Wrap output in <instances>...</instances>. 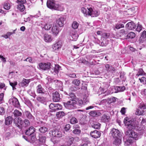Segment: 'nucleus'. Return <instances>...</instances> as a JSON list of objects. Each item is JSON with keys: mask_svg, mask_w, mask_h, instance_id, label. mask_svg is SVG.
<instances>
[{"mask_svg": "<svg viewBox=\"0 0 146 146\" xmlns=\"http://www.w3.org/2000/svg\"><path fill=\"white\" fill-rule=\"evenodd\" d=\"M49 107L52 111H55L57 110H60L62 108V106L60 104L52 103L49 105Z\"/></svg>", "mask_w": 146, "mask_h": 146, "instance_id": "9d476101", "label": "nucleus"}, {"mask_svg": "<svg viewBox=\"0 0 146 146\" xmlns=\"http://www.w3.org/2000/svg\"><path fill=\"white\" fill-rule=\"evenodd\" d=\"M72 83L76 86H79L80 84V81L78 79H76L72 81Z\"/></svg>", "mask_w": 146, "mask_h": 146, "instance_id": "a18cd8bd", "label": "nucleus"}, {"mask_svg": "<svg viewBox=\"0 0 146 146\" xmlns=\"http://www.w3.org/2000/svg\"><path fill=\"white\" fill-rule=\"evenodd\" d=\"M46 137L44 135H40L38 139L36 140L35 143V145L40 146L45 143Z\"/></svg>", "mask_w": 146, "mask_h": 146, "instance_id": "0eeeda50", "label": "nucleus"}, {"mask_svg": "<svg viewBox=\"0 0 146 146\" xmlns=\"http://www.w3.org/2000/svg\"><path fill=\"white\" fill-rule=\"evenodd\" d=\"M91 136L95 138H97L99 137L101 135V133L99 131L94 130L90 133Z\"/></svg>", "mask_w": 146, "mask_h": 146, "instance_id": "6ab92c4d", "label": "nucleus"}, {"mask_svg": "<svg viewBox=\"0 0 146 146\" xmlns=\"http://www.w3.org/2000/svg\"><path fill=\"white\" fill-rule=\"evenodd\" d=\"M71 36L72 37V40H76L78 38V36L77 34H70ZM70 39H71V38H70Z\"/></svg>", "mask_w": 146, "mask_h": 146, "instance_id": "09e8293b", "label": "nucleus"}, {"mask_svg": "<svg viewBox=\"0 0 146 146\" xmlns=\"http://www.w3.org/2000/svg\"><path fill=\"white\" fill-rule=\"evenodd\" d=\"M136 71L137 72L135 76V78H138L140 76H146V73L144 72L142 68H139L136 70Z\"/></svg>", "mask_w": 146, "mask_h": 146, "instance_id": "4468645a", "label": "nucleus"}, {"mask_svg": "<svg viewBox=\"0 0 146 146\" xmlns=\"http://www.w3.org/2000/svg\"><path fill=\"white\" fill-rule=\"evenodd\" d=\"M26 0H17V3L19 4H23L26 3Z\"/></svg>", "mask_w": 146, "mask_h": 146, "instance_id": "e2e57ef3", "label": "nucleus"}, {"mask_svg": "<svg viewBox=\"0 0 146 146\" xmlns=\"http://www.w3.org/2000/svg\"><path fill=\"white\" fill-rule=\"evenodd\" d=\"M121 139L118 138V137L115 138L114 141L113 142V144L116 145H119L121 143Z\"/></svg>", "mask_w": 146, "mask_h": 146, "instance_id": "e433bc0d", "label": "nucleus"}, {"mask_svg": "<svg viewBox=\"0 0 146 146\" xmlns=\"http://www.w3.org/2000/svg\"><path fill=\"white\" fill-rule=\"evenodd\" d=\"M25 113L27 117L29 119L33 120L34 119V117L32 115L31 113L29 111H27L25 112Z\"/></svg>", "mask_w": 146, "mask_h": 146, "instance_id": "473e14b6", "label": "nucleus"}, {"mask_svg": "<svg viewBox=\"0 0 146 146\" xmlns=\"http://www.w3.org/2000/svg\"><path fill=\"white\" fill-rule=\"evenodd\" d=\"M29 82V80L23 79L22 82V86H27L28 85Z\"/></svg>", "mask_w": 146, "mask_h": 146, "instance_id": "a19ab883", "label": "nucleus"}, {"mask_svg": "<svg viewBox=\"0 0 146 146\" xmlns=\"http://www.w3.org/2000/svg\"><path fill=\"white\" fill-rule=\"evenodd\" d=\"M66 75L69 77L72 78H75L76 77V74L75 73L67 74Z\"/></svg>", "mask_w": 146, "mask_h": 146, "instance_id": "0e129e2a", "label": "nucleus"}, {"mask_svg": "<svg viewBox=\"0 0 146 146\" xmlns=\"http://www.w3.org/2000/svg\"><path fill=\"white\" fill-rule=\"evenodd\" d=\"M70 127V124H68L66 125L64 127V129L66 131H68L69 130Z\"/></svg>", "mask_w": 146, "mask_h": 146, "instance_id": "338daca9", "label": "nucleus"}, {"mask_svg": "<svg viewBox=\"0 0 146 146\" xmlns=\"http://www.w3.org/2000/svg\"><path fill=\"white\" fill-rule=\"evenodd\" d=\"M13 118L11 116H9L7 117L5 119V124L7 125H9L12 122Z\"/></svg>", "mask_w": 146, "mask_h": 146, "instance_id": "393cba45", "label": "nucleus"}, {"mask_svg": "<svg viewBox=\"0 0 146 146\" xmlns=\"http://www.w3.org/2000/svg\"><path fill=\"white\" fill-rule=\"evenodd\" d=\"M65 115V113L63 111L57 112L56 114V116L58 118L62 117Z\"/></svg>", "mask_w": 146, "mask_h": 146, "instance_id": "ea45409f", "label": "nucleus"}, {"mask_svg": "<svg viewBox=\"0 0 146 146\" xmlns=\"http://www.w3.org/2000/svg\"><path fill=\"white\" fill-rule=\"evenodd\" d=\"M10 85L12 87L13 90L16 89L15 88V86L17 84V82L16 81H14L13 82H11L9 81Z\"/></svg>", "mask_w": 146, "mask_h": 146, "instance_id": "c03bdc74", "label": "nucleus"}, {"mask_svg": "<svg viewBox=\"0 0 146 146\" xmlns=\"http://www.w3.org/2000/svg\"><path fill=\"white\" fill-rule=\"evenodd\" d=\"M124 27V25L122 24H117L115 25V28L118 29Z\"/></svg>", "mask_w": 146, "mask_h": 146, "instance_id": "603ef678", "label": "nucleus"}, {"mask_svg": "<svg viewBox=\"0 0 146 146\" xmlns=\"http://www.w3.org/2000/svg\"><path fill=\"white\" fill-rule=\"evenodd\" d=\"M51 65L50 63H41L38 64V68L42 70H46L49 69L51 68Z\"/></svg>", "mask_w": 146, "mask_h": 146, "instance_id": "423d86ee", "label": "nucleus"}, {"mask_svg": "<svg viewBox=\"0 0 146 146\" xmlns=\"http://www.w3.org/2000/svg\"><path fill=\"white\" fill-rule=\"evenodd\" d=\"M46 5L48 8L51 9L60 11H63L64 10L63 5L62 4H59L54 0H48Z\"/></svg>", "mask_w": 146, "mask_h": 146, "instance_id": "f257e3e1", "label": "nucleus"}, {"mask_svg": "<svg viewBox=\"0 0 146 146\" xmlns=\"http://www.w3.org/2000/svg\"><path fill=\"white\" fill-rule=\"evenodd\" d=\"M13 113L15 117H20L22 115V113L17 109L14 111Z\"/></svg>", "mask_w": 146, "mask_h": 146, "instance_id": "72a5a7b5", "label": "nucleus"}, {"mask_svg": "<svg viewBox=\"0 0 146 146\" xmlns=\"http://www.w3.org/2000/svg\"><path fill=\"white\" fill-rule=\"evenodd\" d=\"M79 88H78L77 86L75 87L74 86H72L70 88V90L72 91H74L77 90Z\"/></svg>", "mask_w": 146, "mask_h": 146, "instance_id": "13d9d810", "label": "nucleus"}, {"mask_svg": "<svg viewBox=\"0 0 146 146\" xmlns=\"http://www.w3.org/2000/svg\"><path fill=\"white\" fill-rule=\"evenodd\" d=\"M10 103H12L13 106L16 108H20L21 106L20 103L18 99L13 97L10 99L9 100Z\"/></svg>", "mask_w": 146, "mask_h": 146, "instance_id": "1a4fd4ad", "label": "nucleus"}, {"mask_svg": "<svg viewBox=\"0 0 146 146\" xmlns=\"http://www.w3.org/2000/svg\"><path fill=\"white\" fill-rule=\"evenodd\" d=\"M35 131V129L33 127L31 126L26 130L25 133L26 135L31 136L34 134V133Z\"/></svg>", "mask_w": 146, "mask_h": 146, "instance_id": "a211bd4d", "label": "nucleus"}, {"mask_svg": "<svg viewBox=\"0 0 146 146\" xmlns=\"http://www.w3.org/2000/svg\"><path fill=\"white\" fill-rule=\"evenodd\" d=\"M38 130L40 133H44L48 131V129L45 127L42 126Z\"/></svg>", "mask_w": 146, "mask_h": 146, "instance_id": "4c0bfd02", "label": "nucleus"}, {"mask_svg": "<svg viewBox=\"0 0 146 146\" xmlns=\"http://www.w3.org/2000/svg\"><path fill=\"white\" fill-rule=\"evenodd\" d=\"M142 26L140 24L138 23L137 27L136 29V31L139 32L142 30Z\"/></svg>", "mask_w": 146, "mask_h": 146, "instance_id": "052dcab7", "label": "nucleus"}, {"mask_svg": "<svg viewBox=\"0 0 146 146\" xmlns=\"http://www.w3.org/2000/svg\"><path fill=\"white\" fill-rule=\"evenodd\" d=\"M87 10L84 7L81 8V11L84 14V16L88 17L89 16H91L92 17H96L100 14V12L95 10H93L91 7L87 8Z\"/></svg>", "mask_w": 146, "mask_h": 146, "instance_id": "f03ea898", "label": "nucleus"}, {"mask_svg": "<svg viewBox=\"0 0 146 146\" xmlns=\"http://www.w3.org/2000/svg\"><path fill=\"white\" fill-rule=\"evenodd\" d=\"M104 88L100 87L98 90V93L99 94V95L100 94H103L102 96L103 97L106 96L107 94H106V91Z\"/></svg>", "mask_w": 146, "mask_h": 146, "instance_id": "b1692460", "label": "nucleus"}, {"mask_svg": "<svg viewBox=\"0 0 146 146\" xmlns=\"http://www.w3.org/2000/svg\"><path fill=\"white\" fill-rule=\"evenodd\" d=\"M101 124L98 122H95L92 125L94 128L99 129L100 127Z\"/></svg>", "mask_w": 146, "mask_h": 146, "instance_id": "de8ad7c7", "label": "nucleus"}, {"mask_svg": "<svg viewBox=\"0 0 146 146\" xmlns=\"http://www.w3.org/2000/svg\"><path fill=\"white\" fill-rule=\"evenodd\" d=\"M36 89V92L39 94H41L43 93V92L45 90L40 84H39L37 86Z\"/></svg>", "mask_w": 146, "mask_h": 146, "instance_id": "5701e85b", "label": "nucleus"}, {"mask_svg": "<svg viewBox=\"0 0 146 146\" xmlns=\"http://www.w3.org/2000/svg\"><path fill=\"white\" fill-rule=\"evenodd\" d=\"M123 122L125 125L128 129L127 131H133L137 126V124L134 122L129 120V119L127 117L125 118Z\"/></svg>", "mask_w": 146, "mask_h": 146, "instance_id": "7ed1b4c3", "label": "nucleus"}, {"mask_svg": "<svg viewBox=\"0 0 146 146\" xmlns=\"http://www.w3.org/2000/svg\"><path fill=\"white\" fill-rule=\"evenodd\" d=\"M52 99L54 102H59L60 99V96L59 93L57 92H53L52 94Z\"/></svg>", "mask_w": 146, "mask_h": 146, "instance_id": "2eb2a0df", "label": "nucleus"}, {"mask_svg": "<svg viewBox=\"0 0 146 146\" xmlns=\"http://www.w3.org/2000/svg\"><path fill=\"white\" fill-rule=\"evenodd\" d=\"M52 26V24L50 23H48L45 24L44 25L43 28L44 29L46 30H48L51 28Z\"/></svg>", "mask_w": 146, "mask_h": 146, "instance_id": "2f4dec72", "label": "nucleus"}, {"mask_svg": "<svg viewBox=\"0 0 146 146\" xmlns=\"http://www.w3.org/2000/svg\"><path fill=\"white\" fill-rule=\"evenodd\" d=\"M79 24L76 21H74L72 24V27L73 29H75L78 28Z\"/></svg>", "mask_w": 146, "mask_h": 146, "instance_id": "49530a36", "label": "nucleus"}, {"mask_svg": "<svg viewBox=\"0 0 146 146\" xmlns=\"http://www.w3.org/2000/svg\"><path fill=\"white\" fill-rule=\"evenodd\" d=\"M144 76L142 77L141 78L140 77H139L138 78L139 80L140 81V82H143L145 81H146V76Z\"/></svg>", "mask_w": 146, "mask_h": 146, "instance_id": "5fc2aeb1", "label": "nucleus"}, {"mask_svg": "<svg viewBox=\"0 0 146 146\" xmlns=\"http://www.w3.org/2000/svg\"><path fill=\"white\" fill-rule=\"evenodd\" d=\"M69 95L70 97V98H71L72 99H74L76 97L75 95L74 94V93H69Z\"/></svg>", "mask_w": 146, "mask_h": 146, "instance_id": "69168bd1", "label": "nucleus"}, {"mask_svg": "<svg viewBox=\"0 0 146 146\" xmlns=\"http://www.w3.org/2000/svg\"><path fill=\"white\" fill-rule=\"evenodd\" d=\"M11 7V5L9 1H7L4 3V8L5 9L8 10L10 9Z\"/></svg>", "mask_w": 146, "mask_h": 146, "instance_id": "bb28decb", "label": "nucleus"}, {"mask_svg": "<svg viewBox=\"0 0 146 146\" xmlns=\"http://www.w3.org/2000/svg\"><path fill=\"white\" fill-rule=\"evenodd\" d=\"M146 39L145 38L140 37L138 42L140 44H142L146 42Z\"/></svg>", "mask_w": 146, "mask_h": 146, "instance_id": "8fccbe9b", "label": "nucleus"}, {"mask_svg": "<svg viewBox=\"0 0 146 146\" xmlns=\"http://www.w3.org/2000/svg\"><path fill=\"white\" fill-rule=\"evenodd\" d=\"M125 144L127 145H129L133 142L132 140L130 139L126 140L125 141Z\"/></svg>", "mask_w": 146, "mask_h": 146, "instance_id": "6e6d98bb", "label": "nucleus"}, {"mask_svg": "<svg viewBox=\"0 0 146 146\" xmlns=\"http://www.w3.org/2000/svg\"><path fill=\"white\" fill-rule=\"evenodd\" d=\"M32 135L31 136L29 137V138L31 140V142L33 143L35 145V143L36 142V140H37V139L36 138V137L34 134Z\"/></svg>", "mask_w": 146, "mask_h": 146, "instance_id": "c9c22d12", "label": "nucleus"}, {"mask_svg": "<svg viewBox=\"0 0 146 146\" xmlns=\"http://www.w3.org/2000/svg\"><path fill=\"white\" fill-rule=\"evenodd\" d=\"M125 133L126 135L132 138L133 139L135 140L138 139V134L136 132L133 131H126Z\"/></svg>", "mask_w": 146, "mask_h": 146, "instance_id": "39448f33", "label": "nucleus"}, {"mask_svg": "<svg viewBox=\"0 0 146 146\" xmlns=\"http://www.w3.org/2000/svg\"><path fill=\"white\" fill-rule=\"evenodd\" d=\"M110 34L109 33H102V36L105 38H108L110 36Z\"/></svg>", "mask_w": 146, "mask_h": 146, "instance_id": "bf43d9fd", "label": "nucleus"}, {"mask_svg": "<svg viewBox=\"0 0 146 146\" xmlns=\"http://www.w3.org/2000/svg\"><path fill=\"white\" fill-rule=\"evenodd\" d=\"M30 125L29 121L27 119H25L23 121V127H26L29 126Z\"/></svg>", "mask_w": 146, "mask_h": 146, "instance_id": "58836bf2", "label": "nucleus"}, {"mask_svg": "<svg viewBox=\"0 0 146 146\" xmlns=\"http://www.w3.org/2000/svg\"><path fill=\"white\" fill-rule=\"evenodd\" d=\"M61 30L56 24H53L51 29V32L54 35L57 36Z\"/></svg>", "mask_w": 146, "mask_h": 146, "instance_id": "9b49d317", "label": "nucleus"}, {"mask_svg": "<svg viewBox=\"0 0 146 146\" xmlns=\"http://www.w3.org/2000/svg\"><path fill=\"white\" fill-rule=\"evenodd\" d=\"M65 20L66 18L64 16H61L56 20V22L60 27H61L64 25V21Z\"/></svg>", "mask_w": 146, "mask_h": 146, "instance_id": "f8f14e48", "label": "nucleus"}, {"mask_svg": "<svg viewBox=\"0 0 146 146\" xmlns=\"http://www.w3.org/2000/svg\"><path fill=\"white\" fill-rule=\"evenodd\" d=\"M70 123L72 124H74L78 123V120L75 117H72L70 119Z\"/></svg>", "mask_w": 146, "mask_h": 146, "instance_id": "37998d69", "label": "nucleus"}, {"mask_svg": "<svg viewBox=\"0 0 146 146\" xmlns=\"http://www.w3.org/2000/svg\"><path fill=\"white\" fill-rule=\"evenodd\" d=\"M17 9L21 12L23 11L25 9V7L24 4H18L17 5Z\"/></svg>", "mask_w": 146, "mask_h": 146, "instance_id": "7c9ffc66", "label": "nucleus"}, {"mask_svg": "<svg viewBox=\"0 0 146 146\" xmlns=\"http://www.w3.org/2000/svg\"><path fill=\"white\" fill-rule=\"evenodd\" d=\"M105 67L106 69L108 72H110L112 73H114L116 70L114 67L109 64H106Z\"/></svg>", "mask_w": 146, "mask_h": 146, "instance_id": "aec40b11", "label": "nucleus"}, {"mask_svg": "<svg viewBox=\"0 0 146 146\" xmlns=\"http://www.w3.org/2000/svg\"><path fill=\"white\" fill-rule=\"evenodd\" d=\"M110 133L113 138L118 137L120 135V131L115 128H113L111 130Z\"/></svg>", "mask_w": 146, "mask_h": 146, "instance_id": "ddd939ff", "label": "nucleus"}, {"mask_svg": "<svg viewBox=\"0 0 146 146\" xmlns=\"http://www.w3.org/2000/svg\"><path fill=\"white\" fill-rule=\"evenodd\" d=\"M42 95V97H46V98L47 97L49 96V94L48 92L46 91L45 90L43 92V93L41 94Z\"/></svg>", "mask_w": 146, "mask_h": 146, "instance_id": "864d4df0", "label": "nucleus"}, {"mask_svg": "<svg viewBox=\"0 0 146 146\" xmlns=\"http://www.w3.org/2000/svg\"><path fill=\"white\" fill-rule=\"evenodd\" d=\"M101 121L103 122H107L110 120V116L108 114H104L101 118Z\"/></svg>", "mask_w": 146, "mask_h": 146, "instance_id": "412c9836", "label": "nucleus"}, {"mask_svg": "<svg viewBox=\"0 0 146 146\" xmlns=\"http://www.w3.org/2000/svg\"><path fill=\"white\" fill-rule=\"evenodd\" d=\"M117 99V98H116L113 97H111L110 98H108V103L110 104L115 102L116 101Z\"/></svg>", "mask_w": 146, "mask_h": 146, "instance_id": "79ce46f5", "label": "nucleus"}, {"mask_svg": "<svg viewBox=\"0 0 146 146\" xmlns=\"http://www.w3.org/2000/svg\"><path fill=\"white\" fill-rule=\"evenodd\" d=\"M81 131L79 129H75L73 131V133L76 134H79L81 133Z\"/></svg>", "mask_w": 146, "mask_h": 146, "instance_id": "4d7b16f0", "label": "nucleus"}, {"mask_svg": "<svg viewBox=\"0 0 146 146\" xmlns=\"http://www.w3.org/2000/svg\"><path fill=\"white\" fill-rule=\"evenodd\" d=\"M13 122L16 125L21 129L23 127V120L20 117H16L13 120Z\"/></svg>", "mask_w": 146, "mask_h": 146, "instance_id": "6e6552de", "label": "nucleus"}, {"mask_svg": "<svg viewBox=\"0 0 146 146\" xmlns=\"http://www.w3.org/2000/svg\"><path fill=\"white\" fill-rule=\"evenodd\" d=\"M83 100L85 103L86 104H87L89 102L88 96L87 95H85L84 96Z\"/></svg>", "mask_w": 146, "mask_h": 146, "instance_id": "3c124183", "label": "nucleus"}, {"mask_svg": "<svg viewBox=\"0 0 146 146\" xmlns=\"http://www.w3.org/2000/svg\"><path fill=\"white\" fill-rule=\"evenodd\" d=\"M136 27L135 24L132 21L128 22L126 25V27L128 29L132 30L135 29Z\"/></svg>", "mask_w": 146, "mask_h": 146, "instance_id": "dca6fc26", "label": "nucleus"}, {"mask_svg": "<svg viewBox=\"0 0 146 146\" xmlns=\"http://www.w3.org/2000/svg\"><path fill=\"white\" fill-rule=\"evenodd\" d=\"M61 67L58 64L55 65L54 68V72L56 74L58 73L59 71L61 70Z\"/></svg>", "mask_w": 146, "mask_h": 146, "instance_id": "f704fd0d", "label": "nucleus"}, {"mask_svg": "<svg viewBox=\"0 0 146 146\" xmlns=\"http://www.w3.org/2000/svg\"><path fill=\"white\" fill-rule=\"evenodd\" d=\"M115 89L117 91L115 92H123L124 91L125 89V87L124 86H115Z\"/></svg>", "mask_w": 146, "mask_h": 146, "instance_id": "c756f323", "label": "nucleus"}, {"mask_svg": "<svg viewBox=\"0 0 146 146\" xmlns=\"http://www.w3.org/2000/svg\"><path fill=\"white\" fill-rule=\"evenodd\" d=\"M62 46V42L60 41H59L53 45L52 48L54 50H58L59 49L61 48Z\"/></svg>", "mask_w": 146, "mask_h": 146, "instance_id": "f3484780", "label": "nucleus"}, {"mask_svg": "<svg viewBox=\"0 0 146 146\" xmlns=\"http://www.w3.org/2000/svg\"><path fill=\"white\" fill-rule=\"evenodd\" d=\"M36 100L40 103L45 104L46 103V99L44 97L37 96L36 97Z\"/></svg>", "mask_w": 146, "mask_h": 146, "instance_id": "4be33fe9", "label": "nucleus"}, {"mask_svg": "<svg viewBox=\"0 0 146 146\" xmlns=\"http://www.w3.org/2000/svg\"><path fill=\"white\" fill-rule=\"evenodd\" d=\"M99 113L98 111L93 110L90 112L89 114L91 116L94 117L99 115Z\"/></svg>", "mask_w": 146, "mask_h": 146, "instance_id": "c85d7f7f", "label": "nucleus"}, {"mask_svg": "<svg viewBox=\"0 0 146 146\" xmlns=\"http://www.w3.org/2000/svg\"><path fill=\"white\" fill-rule=\"evenodd\" d=\"M5 113L4 109L2 107H0V115H3Z\"/></svg>", "mask_w": 146, "mask_h": 146, "instance_id": "774afa93", "label": "nucleus"}, {"mask_svg": "<svg viewBox=\"0 0 146 146\" xmlns=\"http://www.w3.org/2000/svg\"><path fill=\"white\" fill-rule=\"evenodd\" d=\"M141 37L146 38V31H144L141 33Z\"/></svg>", "mask_w": 146, "mask_h": 146, "instance_id": "680f3d73", "label": "nucleus"}, {"mask_svg": "<svg viewBox=\"0 0 146 146\" xmlns=\"http://www.w3.org/2000/svg\"><path fill=\"white\" fill-rule=\"evenodd\" d=\"M135 33L133 32H130L128 33L126 36V39H133L135 36Z\"/></svg>", "mask_w": 146, "mask_h": 146, "instance_id": "cd10ccee", "label": "nucleus"}, {"mask_svg": "<svg viewBox=\"0 0 146 146\" xmlns=\"http://www.w3.org/2000/svg\"><path fill=\"white\" fill-rule=\"evenodd\" d=\"M65 108L69 110H72L75 108L76 101L74 99H70L66 102L63 103Z\"/></svg>", "mask_w": 146, "mask_h": 146, "instance_id": "20e7f679", "label": "nucleus"}, {"mask_svg": "<svg viewBox=\"0 0 146 146\" xmlns=\"http://www.w3.org/2000/svg\"><path fill=\"white\" fill-rule=\"evenodd\" d=\"M44 40L46 42H49L52 40L51 36L47 34H45L44 35Z\"/></svg>", "mask_w": 146, "mask_h": 146, "instance_id": "a878e982", "label": "nucleus"}]
</instances>
